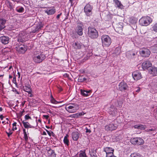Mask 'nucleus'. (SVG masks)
Returning a JSON list of instances; mask_svg holds the SVG:
<instances>
[{"label": "nucleus", "mask_w": 157, "mask_h": 157, "mask_svg": "<svg viewBox=\"0 0 157 157\" xmlns=\"http://www.w3.org/2000/svg\"><path fill=\"white\" fill-rule=\"evenodd\" d=\"M152 21V19L149 16L142 17L139 20V23L142 26H147L149 25Z\"/></svg>", "instance_id": "obj_1"}, {"label": "nucleus", "mask_w": 157, "mask_h": 157, "mask_svg": "<svg viewBox=\"0 0 157 157\" xmlns=\"http://www.w3.org/2000/svg\"><path fill=\"white\" fill-rule=\"evenodd\" d=\"M102 45L103 47H108L112 43L111 38L108 35H103L101 36Z\"/></svg>", "instance_id": "obj_2"}, {"label": "nucleus", "mask_w": 157, "mask_h": 157, "mask_svg": "<svg viewBox=\"0 0 157 157\" xmlns=\"http://www.w3.org/2000/svg\"><path fill=\"white\" fill-rule=\"evenodd\" d=\"M88 35L92 39L97 38L98 36V32L95 29L89 27L88 28Z\"/></svg>", "instance_id": "obj_3"}, {"label": "nucleus", "mask_w": 157, "mask_h": 157, "mask_svg": "<svg viewBox=\"0 0 157 157\" xmlns=\"http://www.w3.org/2000/svg\"><path fill=\"white\" fill-rule=\"evenodd\" d=\"M93 6L89 3H87L84 8V11L85 15L87 17H90L92 15Z\"/></svg>", "instance_id": "obj_4"}, {"label": "nucleus", "mask_w": 157, "mask_h": 157, "mask_svg": "<svg viewBox=\"0 0 157 157\" xmlns=\"http://www.w3.org/2000/svg\"><path fill=\"white\" fill-rule=\"evenodd\" d=\"M16 48L19 53L24 54L27 50V46L26 45L19 43L17 45Z\"/></svg>", "instance_id": "obj_5"}, {"label": "nucleus", "mask_w": 157, "mask_h": 157, "mask_svg": "<svg viewBox=\"0 0 157 157\" xmlns=\"http://www.w3.org/2000/svg\"><path fill=\"white\" fill-rule=\"evenodd\" d=\"M78 106L74 104L68 105L66 106V110L68 112L71 113H75L78 109Z\"/></svg>", "instance_id": "obj_6"}, {"label": "nucleus", "mask_w": 157, "mask_h": 157, "mask_svg": "<svg viewBox=\"0 0 157 157\" xmlns=\"http://www.w3.org/2000/svg\"><path fill=\"white\" fill-rule=\"evenodd\" d=\"M45 55L42 54L35 55L33 57L34 61L36 63H40L45 58Z\"/></svg>", "instance_id": "obj_7"}, {"label": "nucleus", "mask_w": 157, "mask_h": 157, "mask_svg": "<svg viewBox=\"0 0 157 157\" xmlns=\"http://www.w3.org/2000/svg\"><path fill=\"white\" fill-rule=\"evenodd\" d=\"M29 39L28 34L23 32H21L19 35L18 41L19 42L23 43L28 40Z\"/></svg>", "instance_id": "obj_8"}, {"label": "nucleus", "mask_w": 157, "mask_h": 157, "mask_svg": "<svg viewBox=\"0 0 157 157\" xmlns=\"http://www.w3.org/2000/svg\"><path fill=\"white\" fill-rule=\"evenodd\" d=\"M131 143L134 144L141 145L144 143L143 140L140 137L132 138L131 140Z\"/></svg>", "instance_id": "obj_9"}, {"label": "nucleus", "mask_w": 157, "mask_h": 157, "mask_svg": "<svg viewBox=\"0 0 157 157\" xmlns=\"http://www.w3.org/2000/svg\"><path fill=\"white\" fill-rule=\"evenodd\" d=\"M140 53L142 57H148L150 54L151 52L150 50L145 48H143L141 49Z\"/></svg>", "instance_id": "obj_10"}, {"label": "nucleus", "mask_w": 157, "mask_h": 157, "mask_svg": "<svg viewBox=\"0 0 157 157\" xmlns=\"http://www.w3.org/2000/svg\"><path fill=\"white\" fill-rule=\"evenodd\" d=\"M117 127V124H114L112 123L106 125L105 126V129L107 131H112L116 129Z\"/></svg>", "instance_id": "obj_11"}, {"label": "nucleus", "mask_w": 157, "mask_h": 157, "mask_svg": "<svg viewBox=\"0 0 157 157\" xmlns=\"http://www.w3.org/2000/svg\"><path fill=\"white\" fill-rule=\"evenodd\" d=\"M82 26L83 25L82 24L79 23L78 24L75 28L76 31L78 34L80 36H81L83 34Z\"/></svg>", "instance_id": "obj_12"}, {"label": "nucleus", "mask_w": 157, "mask_h": 157, "mask_svg": "<svg viewBox=\"0 0 157 157\" xmlns=\"http://www.w3.org/2000/svg\"><path fill=\"white\" fill-rule=\"evenodd\" d=\"M151 63L150 61H144L142 63V67L144 70H145L151 67Z\"/></svg>", "instance_id": "obj_13"}, {"label": "nucleus", "mask_w": 157, "mask_h": 157, "mask_svg": "<svg viewBox=\"0 0 157 157\" xmlns=\"http://www.w3.org/2000/svg\"><path fill=\"white\" fill-rule=\"evenodd\" d=\"M132 76L133 78H142L141 73L139 71H136L132 73Z\"/></svg>", "instance_id": "obj_14"}, {"label": "nucleus", "mask_w": 157, "mask_h": 157, "mask_svg": "<svg viewBox=\"0 0 157 157\" xmlns=\"http://www.w3.org/2000/svg\"><path fill=\"white\" fill-rule=\"evenodd\" d=\"M127 85L124 82H122L119 85V89L121 91H123L126 90Z\"/></svg>", "instance_id": "obj_15"}, {"label": "nucleus", "mask_w": 157, "mask_h": 157, "mask_svg": "<svg viewBox=\"0 0 157 157\" xmlns=\"http://www.w3.org/2000/svg\"><path fill=\"white\" fill-rule=\"evenodd\" d=\"M9 38L8 37L3 36L0 38V40L2 43L4 44H6L8 43Z\"/></svg>", "instance_id": "obj_16"}, {"label": "nucleus", "mask_w": 157, "mask_h": 157, "mask_svg": "<svg viewBox=\"0 0 157 157\" xmlns=\"http://www.w3.org/2000/svg\"><path fill=\"white\" fill-rule=\"evenodd\" d=\"M137 53L132 51L128 52L126 54V56L127 58L129 59L134 58L135 57Z\"/></svg>", "instance_id": "obj_17"}, {"label": "nucleus", "mask_w": 157, "mask_h": 157, "mask_svg": "<svg viewBox=\"0 0 157 157\" xmlns=\"http://www.w3.org/2000/svg\"><path fill=\"white\" fill-rule=\"evenodd\" d=\"M108 112L109 114L114 116L117 113V109L113 106H111Z\"/></svg>", "instance_id": "obj_18"}, {"label": "nucleus", "mask_w": 157, "mask_h": 157, "mask_svg": "<svg viewBox=\"0 0 157 157\" xmlns=\"http://www.w3.org/2000/svg\"><path fill=\"white\" fill-rule=\"evenodd\" d=\"M56 12V10L54 7L49 8L45 11V12L48 15L53 14Z\"/></svg>", "instance_id": "obj_19"}, {"label": "nucleus", "mask_w": 157, "mask_h": 157, "mask_svg": "<svg viewBox=\"0 0 157 157\" xmlns=\"http://www.w3.org/2000/svg\"><path fill=\"white\" fill-rule=\"evenodd\" d=\"M113 2L117 7L121 9L123 8V6L121 4V2L118 0H114Z\"/></svg>", "instance_id": "obj_20"}, {"label": "nucleus", "mask_w": 157, "mask_h": 157, "mask_svg": "<svg viewBox=\"0 0 157 157\" xmlns=\"http://www.w3.org/2000/svg\"><path fill=\"white\" fill-rule=\"evenodd\" d=\"M81 94L84 97H87L89 95V94H90L91 91L85 90H84L80 89V90Z\"/></svg>", "instance_id": "obj_21"}, {"label": "nucleus", "mask_w": 157, "mask_h": 157, "mask_svg": "<svg viewBox=\"0 0 157 157\" xmlns=\"http://www.w3.org/2000/svg\"><path fill=\"white\" fill-rule=\"evenodd\" d=\"M6 21L3 19H0V31L3 29L5 27Z\"/></svg>", "instance_id": "obj_22"}, {"label": "nucleus", "mask_w": 157, "mask_h": 157, "mask_svg": "<svg viewBox=\"0 0 157 157\" xmlns=\"http://www.w3.org/2000/svg\"><path fill=\"white\" fill-rule=\"evenodd\" d=\"M79 136V133L77 132H73L72 134V138L75 141H77L78 140Z\"/></svg>", "instance_id": "obj_23"}, {"label": "nucleus", "mask_w": 157, "mask_h": 157, "mask_svg": "<svg viewBox=\"0 0 157 157\" xmlns=\"http://www.w3.org/2000/svg\"><path fill=\"white\" fill-rule=\"evenodd\" d=\"M23 126L25 128H33L34 127L30 125L29 123L28 122H26L25 121H22Z\"/></svg>", "instance_id": "obj_24"}, {"label": "nucleus", "mask_w": 157, "mask_h": 157, "mask_svg": "<svg viewBox=\"0 0 157 157\" xmlns=\"http://www.w3.org/2000/svg\"><path fill=\"white\" fill-rule=\"evenodd\" d=\"M123 28V27L122 25H118L116 27L115 30L117 32L120 33L122 31Z\"/></svg>", "instance_id": "obj_25"}, {"label": "nucleus", "mask_w": 157, "mask_h": 157, "mask_svg": "<svg viewBox=\"0 0 157 157\" xmlns=\"http://www.w3.org/2000/svg\"><path fill=\"white\" fill-rule=\"evenodd\" d=\"M104 151L106 152V154H108L112 152L113 153L114 151V149L111 147H106L104 148Z\"/></svg>", "instance_id": "obj_26"}, {"label": "nucleus", "mask_w": 157, "mask_h": 157, "mask_svg": "<svg viewBox=\"0 0 157 157\" xmlns=\"http://www.w3.org/2000/svg\"><path fill=\"white\" fill-rule=\"evenodd\" d=\"M73 46L75 49H79L81 48V45L78 42H76L74 43Z\"/></svg>", "instance_id": "obj_27"}, {"label": "nucleus", "mask_w": 157, "mask_h": 157, "mask_svg": "<svg viewBox=\"0 0 157 157\" xmlns=\"http://www.w3.org/2000/svg\"><path fill=\"white\" fill-rule=\"evenodd\" d=\"M48 153L50 157H56V154L53 150L50 149L48 151Z\"/></svg>", "instance_id": "obj_28"}, {"label": "nucleus", "mask_w": 157, "mask_h": 157, "mask_svg": "<svg viewBox=\"0 0 157 157\" xmlns=\"http://www.w3.org/2000/svg\"><path fill=\"white\" fill-rule=\"evenodd\" d=\"M89 153L91 157H97L96 151L93 149H91L89 151Z\"/></svg>", "instance_id": "obj_29"}, {"label": "nucleus", "mask_w": 157, "mask_h": 157, "mask_svg": "<svg viewBox=\"0 0 157 157\" xmlns=\"http://www.w3.org/2000/svg\"><path fill=\"white\" fill-rule=\"evenodd\" d=\"M151 74L154 76L157 75V68L152 67L151 69Z\"/></svg>", "instance_id": "obj_30"}, {"label": "nucleus", "mask_w": 157, "mask_h": 157, "mask_svg": "<svg viewBox=\"0 0 157 157\" xmlns=\"http://www.w3.org/2000/svg\"><path fill=\"white\" fill-rule=\"evenodd\" d=\"M68 137V135L67 134L64 137L63 139V142L67 146H68L69 144V141L67 139V137Z\"/></svg>", "instance_id": "obj_31"}, {"label": "nucleus", "mask_w": 157, "mask_h": 157, "mask_svg": "<svg viewBox=\"0 0 157 157\" xmlns=\"http://www.w3.org/2000/svg\"><path fill=\"white\" fill-rule=\"evenodd\" d=\"M134 128H136L140 129L141 130H144L145 128V126L143 125H137L134 126Z\"/></svg>", "instance_id": "obj_32"}, {"label": "nucleus", "mask_w": 157, "mask_h": 157, "mask_svg": "<svg viewBox=\"0 0 157 157\" xmlns=\"http://www.w3.org/2000/svg\"><path fill=\"white\" fill-rule=\"evenodd\" d=\"M79 154V157H87L85 153V151H80Z\"/></svg>", "instance_id": "obj_33"}, {"label": "nucleus", "mask_w": 157, "mask_h": 157, "mask_svg": "<svg viewBox=\"0 0 157 157\" xmlns=\"http://www.w3.org/2000/svg\"><path fill=\"white\" fill-rule=\"evenodd\" d=\"M152 31L157 33V22L155 23L152 26Z\"/></svg>", "instance_id": "obj_34"}, {"label": "nucleus", "mask_w": 157, "mask_h": 157, "mask_svg": "<svg viewBox=\"0 0 157 157\" xmlns=\"http://www.w3.org/2000/svg\"><path fill=\"white\" fill-rule=\"evenodd\" d=\"M23 90L25 91L28 93L29 94L30 93L31 91V89H30V88L29 87L27 86H25L24 87Z\"/></svg>", "instance_id": "obj_35"}, {"label": "nucleus", "mask_w": 157, "mask_h": 157, "mask_svg": "<svg viewBox=\"0 0 157 157\" xmlns=\"http://www.w3.org/2000/svg\"><path fill=\"white\" fill-rule=\"evenodd\" d=\"M130 157H141V156L140 154L137 153H134L131 154Z\"/></svg>", "instance_id": "obj_36"}, {"label": "nucleus", "mask_w": 157, "mask_h": 157, "mask_svg": "<svg viewBox=\"0 0 157 157\" xmlns=\"http://www.w3.org/2000/svg\"><path fill=\"white\" fill-rule=\"evenodd\" d=\"M24 9L22 7H20L19 8L17 9H16L18 13H23L24 11Z\"/></svg>", "instance_id": "obj_37"}, {"label": "nucleus", "mask_w": 157, "mask_h": 157, "mask_svg": "<svg viewBox=\"0 0 157 157\" xmlns=\"http://www.w3.org/2000/svg\"><path fill=\"white\" fill-rule=\"evenodd\" d=\"M106 157H116L113 155V153H111L108 154H106Z\"/></svg>", "instance_id": "obj_38"}, {"label": "nucleus", "mask_w": 157, "mask_h": 157, "mask_svg": "<svg viewBox=\"0 0 157 157\" xmlns=\"http://www.w3.org/2000/svg\"><path fill=\"white\" fill-rule=\"evenodd\" d=\"M25 120H28L29 119H31V117L28 114L26 115L25 116Z\"/></svg>", "instance_id": "obj_39"}, {"label": "nucleus", "mask_w": 157, "mask_h": 157, "mask_svg": "<svg viewBox=\"0 0 157 157\" xmlns=\"http://www.w3.org/2000/svg\"><path fill=\"white\" fill-rule=\"evenodd\" d=\"M155 129H154L151 128V129H147V130H146V131L147 132H150L151 131H155Z\"/></svg>", "instance_id": "obj_40"}, {"label": "nucleus", "mask_w": 157, "mask_h": 157, "mask_svg": "<svg viewBox=\"0 0 157 157\" xmlns=\"http://www.w3.org/2000/svg\"><path fill=\"white\" fill-rule=\"evenodd\" d=\"M24 136L25 141H27L28 140V139L27 133H25V134H24Z\"/></svg>", "instance_id": "obj_41"}, {"label": "nucleus", "mask_w": 157, "mask_h": 157, "mask_svg": "<svg viewBox=\"0 0 157 157\" xmlns=\"http://www.w3.org/2000/svg\"><path fill=\"white\" fill-rule=\"evenodd\" d=\"M63 78H70L69 77V75L67 73L64 74L63 75Z\"/></svg>", "instance_id": "obj_42"}, {"label": "nucleus", "mask_w": 157, "mask_h": 157, "mask_svg": "<svg viewBox=\"0 0 157 157\" xmlns=\"http://www.w3.org/2000/svg\"><path fill=\"white\" fill-rule=\"evenodd\" d=\"M16 76L18 77H17L18 78H20V74L19 72H18V73H17V75H16V76L14 77L13 78H16Z\"/></svg>", "instance_id": "obj_43"}, {"label": "nucleus", "mask_w": 157, "mask_h": 157, "mask_svg": "<svg viewBox=\"0 0 157 157\" xmlns=\"http://www.w3.org/2000/svg\"><path fill=\"white\" fill-rule=\"evenodd\" d=\"M12 81L13 83L15 84L16 86H17V83L16 81V79H13Z\"/></svg>", "instance_id": "obj_44"}, {"label": "nucleus", "mask_w": 157, "mask_h": 157, "mask_svg": "<svg viewBox=\"0 0 157 157\" xmlns=\"http://www.w3.org/2000/svg\"><path fill=\"white\" fill-rule=\"evenodd\" d=\"M43 117L45 118L46 119L48 120L49 117L48 115H43Z\"/></svg>", "instance_id": "obj_45"}, {"label": "nucleus", "mask_w": 157, "mask_h": 157, "mask_svg": "<svg viewBox=\"0 0 157 157\" xmlns=\"http://www.w3.org/2000/svg\"><path fill=\"white\" fill-rule=\"evenodd\" d=\"M86 133H90L91 132V131L90 129H88L86 127Z\"/></svg>", "instance_id": "obj_46"}, {"label": "nucleus", "mask_w": 157, "mask_h": 157, "mask_svg": "<svg viewBox=\"0 0 157 157\" xmlns=\"http://www.w3.org/2000/svg\"><path fill=\"white\" fill-rule=\"evenodd\" d=\"M13 92H15L17 94H19V92L18 91H17V90H16L15 89H13Z\"/></svg>", "instance_id": "obj_47"}, {"label": "nucleus", "mask_w": 157, "mask_h": 157, "mask_svg": "<svg viewBox=\"0 0 157 157\" xmlns=\"http://www.w3.org/2000/svg\"><path fill=\"white\" fill-rule=\"evenodd\" d=\"M6 133L9 137L10 136V135H11L12 134V132L10 131L9 132H6Z\"/></svg>", "instance_id": "obj_48"}, {"label": "nucleus", "mask_w": 157, "mask_h": 157, "mask_svg": "<svg viewBox=\"0 0 157 157\" xmlns=\"http://www.w3.org/2000/svg\"><path fill=\"white\" fill-rule=\"evenodd\" d=\"M56 101V100L53 98V97L52 96V98H51V102L52 103H54V102H55V101Z\"/></svg>", "instance_id": "obj_49"}, {"label": "nucleus", "mask_w": 157, "mask_h": 157, "mask_svg": "<svg viewBox=\"0 0 157 157\" xmlns=\"http://www.w3.org/2000/svg\"><path fill=\"white\" fill-rule=\"evenodd\" d=\"M46 131L48 133V134L50 136H51V133H53L52 132H50L49 131H48V130H47L46 129Z\"/></svg>", "instance_id": "obj_50"}, {"label": "nucleus", "mask_w": 157, "mask_h": 157, "mask_svg": "<svg viewBox=\"0 0 157 157\" xmlns=\"http://www.w3.org/2000/svg\"><path fill=\"white\" fill-rule=\"evenodd\" d=\"M86 79H78V82H82L86 80Z\"/></svg>", "instance_id": "obj_51"}, {"label": "nucleus", "mask_w": 157, "mask_h": 157, "mask_svg": "<svg viewBox=\"0 0 157 157\" xmlns=\"http://www.w3.org/2000/svg\"><path fill=\"white\" fill-rule=\"evenodd\" d=\"M62 14V13H60L57 16L56 18L57 19H59V18L60 17L61 15Z\"/></svg>", "instance_id": "obj_52"}, {"label": "nucleus", "mask_w": 157, "mask_h": 157, "mask_svg": "<svg viewBox=\"0 0 157 157\" xmlns=\"http://www.w3.org/2000/svg\"><path fill=\"white\" fill-rule=\"evenodd\" d=\"M140 91V87H138L137 90H136V92L139 93Z\"/></svg>", "instance_id": "obj_53"}, {"label": "nucleus", "mask_w": 157, "mask_h": 157, "mask_svg": "<svg viewBox=\"0 0 157 157\" xmlns=\"http://www.w3.org/2000/svg\"><path fill=\"white\" fill-rule=\"evenodd\" d=\"M155 117H157V109L155 110Z\"/></svg>", "instance_id": "obj_54"}, {"label": "nucleus", "mask_w": 157, "mask_h": 157, "mask_svg": "<svg viewBox=\"0 0 157 157\" xmlns=\"http://www.w3.org/2000/svg\"><path fill=\"white\" fill-rule=\"evenodd\" d=\"M3 118L4 117L2 115H0V118L1 120H3Z\"/></svg>", "instance_id": "obj_55"}, {"label": "nucleus", "mask_w": 157, "mask_h": 157, "mask_svg": "<svg viewBox=\"0 0 157 157\" xmlns=\"http://www.w3.org/2000/svg\"><path fill=\"white\" fill-rule=\"evenodd\" d=\"M17 123L16 122H14L13 124V128L15 126H16Z\"/></svg>", "instance_id": "obj_56"}, {"label": "nucleus", "mask_w": 157, "mask_h": 157, "mask_svg": "<svg viewBox=\"0 0 157 157\" xmlns=\"http://www.w3.org/2000/svg\"><path fill=\"white\" fill-rule=\"evenodd\" d=\"M59 91L60 92L63 90V89L61 87H60V88H59Z\"/></svg>", "instance_id": "obj_57"}, {"label": "nucleus", "mask_w": 157, "mask_h": 157, "mask_svg": "<svg viewBox=\"0 0 157 157\" xmlns=\"http://www.w3.org/2000/svg\"><path fill=\"white\" fill-rule=\"evenodd\" d=\"M29 97H31L33 96V95L32 94H31V92L30 93H29Z\"/></svg>", "instance_id": "obj_58"}, {"label": "nucleus", "mask_w": 157, "mask_h": 157, "mask_svg": "<svg viewBox=\"0 0 157 157\" xmlns=\"http://www.w3.org/2000/svg\"><path fill=\"white\" fill-rule=\"evenodd\" d=\"M23 132H24V134H25V133H26V131H25V129H23Z\"/></svg>", "instance_id": "obj_59"}, {"label": "nucleus", "mask_w": 157, "mask_h": 157, "mask_svg": "<svg viewBox=\"0 0 157 157\" xmlns=\"http://www.w3.org/2000/svg\"><path fill=\"white\" fill-rule=\"evenodd\" d=\"M13 129L15 130H16L17 129V128L16 127V126H15L13 128Z\"/></svg>", "instance_id": "obj_60"}, {"label": "nucleus", "mask_w": 157, "mask_h": 157, "mask_svg": "<svg viewBox=\"0 0 157 157\" xmlns=\"http://www.w3.org/2000/svg\"><path fill=\"white\" fill-rule=\"evenodd\" d=\"M43 135H46V133L45 132H43Z\"/></svg>", "instance_id": "obj_61"}, {"label": "nucleus", "mask_w": 157, "mask_h": 157, "mask_svg": "<svg viewBox=\"0 0 157 157\" xmlns=\"http://www.w3.org/2000/svg\"><path fill=\"white\" fill-rule=\"evenodd\" d=\"M59 102L56 101V100L55 101V102H54V104H57L58 103H59Z\"/></svg>", "instance_id": "obj_62"}, {"label": "nucleus", "mask_w": 157, "mask_h": 157, "mask_svg": "<svg viewBox=\"0 0 157 157\" xmlns=\"http://www.w3.org/2000/svg\"><path fill=\"white\" fill-rule=\"evenodd\" d=\"M38 122L41 123V120L40 119H39L38 120Z\"/></svg>", "instance_id": "obj_63"}, {"label": "nucleus", "mask_w": 157, "mask_h": 157, "mask_svg": "<svg viewBox=\"0 0 157 157\" xmlns=\"http://www.w3.org/2000/svg\"><path fill=\"white\" fill-rule=\"evenodd\" d=\"M12 68V66H10L9 67V70H10V69L11 68Z\"/></svg>", "instance_id": "obj_64"}]
</instances>
